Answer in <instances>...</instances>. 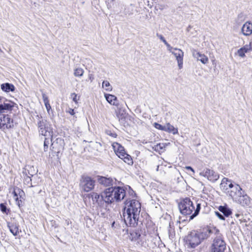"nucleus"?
I'll list each match as a JSON object with an SVG mask.
<instances>
[{"instance_id":"nucleus-1","label":"nucleus","mask_w":252,"mask_h":252,"mask_svg":"<svg viewBox=\"0 0 252 252\" xmlns=\"http://www.w3.org/2000/svg\"><path fill=\"white\" fill-rule=\"evenodd\" d=\"M123 213L124 221L127 226L135 227L138 223L141 212V203L136 199H127Z\"/></svg>"},{"instance_id":"nucleus-2","label":"nucleus","mask_w":252,"mask_h":252,"mask_svg":"<svg viewBox=\"0 0 252 252\" xmlns=\"http://www.w3.org/2000/svg\"><path fill=\"white\" fill-rule=\"evenodd\" d=\"M210 231L192 230L186 236L185 240L188 248H195L209 236Z\"/></svg>"},{"instance_id":"nucleus-3","label":"nucleus","mask_w":252,"mask_h":252,"mask_svg":"<svg viewBox=\"0 0 252 252\" xmlns=\"http://www.w3.org/2000/svg\"><path fill=\"white\" fill-rule=\"evenodd\" d=\"M178 207L182 214L190 215V220L193 219L198 214L201 208L200 204L197 203L195 209L193 202L188 197L181 199L178 204Z\"/></svg>"},{"instance_id":"nucleus-4","label":"nucleus","mask_w":252,"mask_h":252,"mask_svg":"<svg viewBox=\"0 0 252 252\" xmlns=\"http://www.w3.org/2000/svg\"><path fill=\"white\" fill-rule=\"evenodd\" d=\"M105 199L107 204L114 201L119 202L123 200L126 196V191L120 187H110L106 189L104 191Z\"/></svg>"},{"instance_id":"nucleus-5","label":"nucleus","mask_w":252,"mask_h":252,"mask_svg":"<svg viewBox=\"0 0 252 252\" xmlns=\"http://www.w3.org/2000/svg\"><path fill=\"white\" fill-rule=\"evenodd\" d=\"M113 148L117 156L128 165H132L133 163L131 156L125 152L124 148L118 143H114L112 144Z\"/></svg>"},{"instance_id":"nucleus-6","label":"nucleus","mask_w":252,"mask_h":252,"mask_svg":"<svg viewBox=\"0 0 252 252\" xmlns=\"http://www.w3.org/2000/svg\"><path fill=\"white\" fill-rule=\"evenodd\" d=\"M38 132L45 137H52V128L51 124L44 119H40L37 123Z\"/></svg>"},{"instance_id":"nucleus-7","label":"nucleus","mask_w":252,"mask_h":252,"mask_svg":"<svg viewBox=\"0 0 252 252\" xmlns=\"http://www.w3.org/2000/svg\"><path fill=\"white\" fill-rule=\"evenodd\" d=\"M94 186L95 181L91 177L86 175L82 176L79 186L83 191L88 192L92 190Z\"/></svg>"},{"instance_id":"nucleus-8","label":"nucleus","mask_w":252,"mask_h":252,"mask_svg":"<svg viewBox=\"0 0 252 252\" xmlns=\"http://www.w3.org/2000/svg\"><path fill=\"white\" fill-rule=\"evenodd\" d=\"M226 182L228 183V187L230 189L229 190H228L229 195L235 201L236 199L241 195L242 192V188L240 186L237 184L233 185L232 184L230 180H228L227 178H224L222 179V182Z\"/></svg>"},{"instance_id":"nucleus-9","label":"nucleus","mask_w":252,"mask_h":252,"mask_svg":"<svg viewBox=\"0 0 252 252\" xmlns=\"http://www.w3.org/2000/svg\"><path fill=\"white\" fill-rule=\"evenodd\" d=\"M226 243L220 236L216 237L211 247V252H224Z\"/></svg>"},{"instance_id":"nucleus-10","label":"nucleus","mask_w":252,"mask_h":252,"mask_svg":"<svg viewBox=\"0 0 252 252\" xmlns=\"http://www.w3.org/2000/svg\"><path fill=\"white\" fill-rule=\"evenodd\" d=\"M14 126L13 120L7 114L0 113V129L5 130Z\"/></svg>"},{"instance_id":"nucleus-11","label":"nucleus","mask_w":252,"mask_h":252,"mask_svg":"<svg viewBox=\"0 0 252 252\" xmlns=\"http://www.w3.org/2000/svg\"><path fill=\"white\" fill-rule=\"evenodd\" d=\"M89 195L90 197L92 198L93 204L98 207H103L104 204L107 203L104 192H102L100 195L94 192L91 193Z\"/></svg>"},{"instance_id":"nucleus-12","label":"nucleus","mask_w":252,"mask_h":252,"mask_svg":"<svg viewBox=\"0 0 252 252\" xmlns=\"http://www.w3.org/2000/svg\"><path fill=\"white\" fill-rule=\"evenodd\" d=\"M199 174L212 182H215L219 178V175L217 173L208 168L204 169L200 172Z\"/></svg>"},{"instance_id":"nucleus-13","label":"nucleus","mask_w":252,"mask_h":252,"mask_svg":"<svg viewBox=\"0 0 252 252\" xmlns=\"http://www.w3.org/2000/svg\"><path fill=\"white\" fill-rule=\"evenodd\" d=\"M13 106V102L6 100L0 96V113L11 110Z\"/></svg>"},{"instance_id":"nucleus-14","label":"nucleus","mask_w":252,"mask_h":252,"mask_svg":"<svg viewBox=\"0 0 252 252\" xmlns=\"http://www.w3.org/2000/svg\"><path fill=\"white\" fill-rule=\"evenodd\" d=\"M172 54L175 56L179 69L183 68L184 52L180 49L174 48Z\"/></svg>"},{"instance_id":"nucleus-15","label":"nucleus","mask_w":252,"mask_h":252,"mask_svg":"<svg viewBox=\"0 0 252 252\" xmlns=\"http://www.w3.org/2000/svg\"><path fill=\"white\" fill-rule=\"evenodd\" d=\"M192 56L197 61H200L203 64H206L208 63V58L203 54H201L199 52L195 49L191 50Z\"/></svg>"},{"instance_id":"nucleus-16","label":"nucleus","mask_w":252,"mask_h":252,"mask_svg":"<svg viewBox=\"0 0 252 252\" xmlns=\"http://www.w3.org/2000/svg\"><path fill=\"white\" fill-rule=\"evenodd\" d=\"M7 226L9 229L10 232L14 236H17L19 233V225L18 223L15 221L7 222Z\"/></svg>"},{"instance_id":"nucleus-17","label":"nucleus","mask_w":252,"mask_h":252,"mask_svg":"<svg viewBox=\"0 0 252 252\" xmlns=\"http://www.w3.org/2000/svg\"><path fill=\"white\" fill-rule=\"evenodd\" d=\"M235 201L243 206L249 205L250 203V199L247 194H243L241 192V195H239L237 198L235 200Z\"/></svg>"},{"instance_id":"nucleus-18","label":"nucleus","mask_w":252,"mask_h":252,"mask_svg":"<svg viewBox=\"0 0 252 252\" xmlns=\"http://www.w3.org/2000/svg\"><path fill=\"white\" fill-rule=\"evenodd\" d=\"M252 50V43L250 42L249 44H246L243 47L239 49L237 52V54L241 57H244L245 53Z\"/></svg>"},{"instance_id":"nucleus-19","label":"nucleus","mask_w":252,"mask_h":252,"mask_svg":"<svg viewBox=\"0 0 252 252\" xmlns=\"http://www.w3.org/2000/svg\"><path fill=\"white\" fill-rule=\"evenodd\" d=\"M242 32L245 35H250L252 33V24L246 22L242 28Z\"/></svg>"},{"instance_id":"nucleus-20","label":"nucleus","mask_w":252,"mask_h":252,"mask_svg":"<svg viewBox=\"0 0 252 252\" xmlns=\"http://www.w3.org/2000/svg\"><path fill=\"white\" fill-rule=\"evenodd\" d=\"M105 97L108 102L111 105L118 106L119 105V101L116 96L110 94H105Z\"/></svg>"},{"instance_id":"nucleus-21","label":"nucleus","mask_w":252,"mask_h":252,"mask_svg":"<svg viewBox=\"0 0 252 252\" xmlns=\"http://www.w3.org/2000/svg\"><path fill=\"white\" fill-rule=\"evenodd\" d=\"M164 128V131L167 132L168 133H172L173 134H177L178 133V128H175L169 123H167L166 124Z\"/></svg>"},{"instance_id":"nucleus-22","label":"nucleus","mask_w":252,"mask_h":252,"mask_svg":"<svg viewBox=\"0 0 252 252\" xmlns=\"http://www.w3.org/2000/svg\"><path fill=\"white\" fill-rule=\"evenodd\" d=\"M98 182L104 186H109L112 185V180L104 177H100L98 179Z\"/></svg>"},{"instance_id":"nucleus-23","label":"nucleus","mask_w":252,"mask_h":252,"mask_svg":"<svg viewBox=\"0 0 252 252\" xmlns=\"http://www.w3.org/2000/svg\"><path fill=\"white\" fill-rule=\"evenodd\" d=\"M1 89L2 91L8 93L13 92L15 90V87L11 84L6 83L1 85Z\"/></svg>"},{"instance_id":"nucleus-24","label":"nucleus","mask_w":252,"mask_h":252,"mask_svg":"<svg viewBox=\"0 0 252 252\" xmlns=\"http://www.w3.org/2000/svg\"><path fill=\"white\" fill-rule=\"evenodd\" d=\"M219 210L223 213L225 217H228L232 213L231 210L226 206H220L219 207Z\"/></svg>"},{"instance_id":"nucleus-25","label":"nucleus","mask_w":252,"mask_h":252,"mask_svg":"<svg viewBox=\"0 0 252 252\" xmlns=\"http://www.w3.org/2000/svg\"><path fill=\"white\" fill-rule=\"evenodd\" d=\"M60 143V146L58 148L57 151H56V152L59 153L61 149H62L63 148V140L61 138L57 139L56 142H53L52 143L51 146H52L53 149L55 148L56 144Z\"/></svg>"},{"instance_id":"nucleus-26","label":"nucleus","mask_w":252,"mask_h":252,"mask_svg":"<svg viewBox=\"0 0 252 252\" xmlns=\"http://www.w3.org/2000/svg\"><path fill=\"white\" fill-rule=\"evenodd\" d=\"M165 148V145L164 143H159L157 144L154 147V150L158 152L159 153L160 152H163L164 151Z\"/></svg>"},{"instance_id":"nucleus-27","label":"nucleus","mask_w":252,"mask_h":252,"mask_svg":"<svg viewBox=\"0 0 252 252\" xmlns=\"http://www.w3.org/2000/svg\"><path fill=\"white\" fill-rule=\"evenodd\" d=\"M52 140V137H45L44 141V151L45 152L47 151L49 145L50 144V142Z\"/></svg>"},{"instance_id":"nucleus-28","label":"nucleus","mask_w":252,"mask_h":252,"mask_svg":"<svg viewBox=\"0 0 252 252\" xmlns=\"http://www.w3.org/2000/svg\"><path fill=\"white\" fill-rule=\"evenodd\" d=\"M84 71L82 68H77L75 69L74 75L76 77H81L83 76Z\"/></svg>"},{"instance_id":"nucleus-29","label":"nucleus","mask_w":252,"mask_h":252,"mask_svg":"<svg viewBox=\"0 0 252 252\" xmlns=\"http://www.w3.org/2000/svg\"><path fill=\"white\" fill-rule=\"evenodd\" d=\"M102 87H104L105 90L107 91H111L112 90V87L111 86L109 82L107 81H103Z\"/></svg>"},{"instance_id":"nucleus-30","label":"nucleus","mask_w":252,"mask_h":252,"mask_svg":"<svg viewBox=\"0 0 252 252\" xmlns=\"http://www.w3.org/2000/svg\"><path fill=\"white\" fill-rule=\"evenodd\" d=\"M116 113L117 118L119 120L121 119H122L124 117V111L121 109H118L117 111H116Z\"/></svg>"},{"instance_id":"nucleus-31","label":"nucleus","mask_w":252,"mask_h":252,"mask_svg":"<svg viewBox=\"0 0 252 252\" xmlns=\"http://www.w3.org/2000/svg\"><path fill=\"white\" fill-rule=\"evenodd\" d=\"M13 193L14 198L17 200L18 199V194H20L21 193H23V191L20 189L16 188L14 189Z\"/></svg>"},{"instance_id":"nucleus-32","label":"nucleus","mask_w":252,"mask_h":252,"mask_svg":"<svg viewBox=\"0 0 252 252\" xmlns=\"http://www.w3.org/2000/svg\"><path fill=\"white\" fill-rule=\"evenodd\" d=\"M153 126L156 128H157L158 129L164 131L165 126H163L161 125L160 124H159L157 123H154L153 124Z\"/></svg>"},{"instance_id":"nucleus-33","label":"nucleus","mask_w":252,"mask_h":252,"mask_svg":"<svg viewBox=\"0 0 252 252\" xmlns=\"http://www.w3.org/2000/svg\"><path fill=\"white\" fill-rule=\"evenodd\" d=\"M0 209L2 213L7 214L6 206L3 203L0 204Z\"/></svg>"},{"instance_id":"nucleus-34","label":"nucleus","mask_w":252,"mask_h":252,"mask_svg":"<svg viewBox=\"0 0 252 252\" xmlns=\"http://www.w3.org/2000/svg\"><path fill=\"white\" fill-rule=\"evenodd\" d=\"M71 97L74 102H75L76 103H77L79 99L77 98V95L75 93H72L71 94Z\"/></svg>"},{"instance_id":"nucleus-35","label":"nucleus","mask_w":252,"mask_h":252,"mask_svg":"<svg viewBox=\"0 0 252 252\" xmlns=\"http://www.w3.org/2000/svg\"><path fill=\"white\" fill-rule=\"evenodd\" d=\"M164 44L166 46L167 49H168V50L172 53V52H173V51L174 50V48L173 47H171L170 46V44H169L167 41H166L164 43Z\"/></svg>"},{"instance_id":"nucleus-36","label":"nucleus","mask_w":252,"mask_h":252,"mask_svg":"<svg viewBox=\"0 0 252 252\" xmlns=\"http://www.w3.org/2000/svg\"><path fill=\"white\" fill-rule=\"evenodd\" d=\"M42 98L44 103H47L49 102L48 100V97L46 95V94L45 93H42Z\"/></svg>"},{"instance_id":"nucleus-37","label":"nucleus","mask_w":252,"mask_h":252,"mask_svg":"<svg viewBox=\"0 0 252 252\" xmlns=\"http://www.w3.org/2000/svg\"><path fill=\"white\" fill-rule=\"evenodd\" d=\"M215 214L220 220H224L225 219L224 216L219 212H215Z\"/></svg>"},{"instance_id":"nucleus-38","label":"nucleus","mask_w":252,"mask_h":252,"mask_svg":"<svg viewBox=\"0 0 252 252\" xmlns=\"http://www.w3.org/2000/svg\"><path fill=\"white\" fill-rule=\"evenodd\" d=\"M44 104H45V106L47 109V111H48V112H49L50 110L51 109V107L50 106L49 102L47 103H44Z\"/></svg>"},{"instance_id":"nucleus-39","label":"nucleus","mask_w":252,"mask_h":252,"mask_svg":"<svg viewBox=\"0 0 252 252\" xmlns=\"http://www.w3.org/2000/svg\"><path fill=\"white\" fill-rule=\"evenodd\" d=\"M157 36L159 38V39L163 42H165L166 41V40L165 39V38H164V37L161 35V34H158V33H157Z\"/></svg>"},{"instance_id":"nucleus-40","label":"nucleus","mask_w":252,"mask_h":252,"mask_svg":"<svg viewBox=\"0 0 252 252\" xmlns=\"http://www.w3.org/2000/svg\"><path fill=\"white\" fill-rule=\"evenodd\" d=\"M235 216L237 217V218H241L240 219H239V221L242 222H243V220H242V215H241L240 214H235Z\"/></svg>"},{"instance_id":"nucleus-41","label":"nucleus","mask_w":252,"mask_h":252,"mask_svg":"<svg viewBox=\"0 0 252 252\" xmlns=\"http://www.w3.org/2000/svg\"><path fill=\"white\" fill-rule=\"evenodd\" d=\"M68 112L71 115H73L75 114L74 111L72 109H69Z\"/></svg>"},{"instance_id":"nucleus-42","label":"nucleus","mask_w":252,"mask_h":252,"mask_svg":"<svg viewBox=\"0 0 252 252\" xmlns=\"http://www.w3.org/2000/svg\"><path fill=\"white\" fill-rule=\"evenodd\" d=\"M185 168L186 169H187V170H191L193 172V173H194V170H193V169L191 167H190V166H186Z\"/></svg>"},{"instance_id":"nucleus-43","label":"nucleus","mask_w":252,"mask_h":252,"mask_svg":"<svg viewBox=\"0 0 252 252\" xmlns=\"http://www.w3.org/2000/svg\"><path fill=\"white\" fill-rule=\"evenodd\" d=\"M89 79H90L91 81L92 82L94 80V77L92 75H89Z\"/></svg>"},{"instance_id":"nucleus-44","label":"nucleus","mask_w":252,"mask_h":252,"mask_svg":"<svg viewBox=\"0 0 252 252\" xmlns=\"http://www.w3.org/2000/svg\"><path fill=\"white\" fill-rule=\"evenodd\" d=\"M65 222H66V224H67V225H68V224H69V222H70V221H69V220H65Z\"/></svg>"},{"instance_id":"nucleus-45","label":"nucleus","mask_w":252,"mask_h":252,"mask_svg":"<svg viewBox=\"0 0 252 252\" xmlns=\"http://www.w3.org/2000/svg\"><path fill=\"white\" fill-rule=\"evenodd\" d=\"M115 222H113V223L112 224V227H115Z\"/></svg>"},{"instance_id":"nucleus-46","label":"nucleus","mask_w":252,"mask_h":252,"mask_svg":"<svg viewBox=\"0 0 252 252\" xmlns=\"http://www.w3.org/2000/svg\"><path fill=\"white\" fill-rule=\"evenodd\" d=\"M222 183H221V184H223V183H224V182H223L222 181Z\"/></svg>"}]
</instances>
